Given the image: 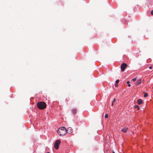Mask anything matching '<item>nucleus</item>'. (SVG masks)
Returning <instances> with one entry per match:
<instances>
[{"label": "nucleus", "mask_w": 153, "mask_h": 153, "mask_svg": "<svg viewBox=\"0 0 153 153\" xmlns=\"http://www.w3.org/2000/svg\"><path fill=\"white\" fill-rule=\"evenodd\" d=\"M119 82V79H117L116 80L115 82V83H118Z\"/></svg>", "instance_id": "obj_14"}, {"label": "nucleus", "mask_w": 153, "mask_h": 153, "mask_svg": "<svg viewBox=\"0 0 153 153\" xmlns=\"http://www.w3.org/2000/svg\"><path fill=\"white\" fill-rule=\"evenodd\" d=\"M128 130V128L127 127H125L123 129H122L121 131L125 133L127 132Z\"/></svg>", "instance_id": "obj_7"}, {"label": "nucleus", "mask_w": 153, "mask_h": 153, "mask_svg": "<svg viewBox=\"0 0 153 153\" xmlns=\"http://www.w3.org/2000/svg\"><path fill=\"white\" fill-rule=\"evenodd\" d=\"M46 153H50L49 152H47Z\"/></svg>", "instance_id": "obj_22"}, {"label": "nucleus", "mask_w": 153, "mask_h": 153, "mask_svg": "<svg viewBox=\"0 0 153 153\" xmlns=\"http://www.w3.org/2000/svg\"><path fill=\"white\" fill-rule=\"evenodd\" d=\"M112 152L113 153H115V152L113 151H112Z\"/></svg>", "instance_id": "obj_21"}, {"label": "nucleus", "mask_w": 153, "mask_h": 153, "mask_svg": "<svg viewBox=\"0 0 153 153\" xmlns=\"http://www.w3.org/2000/svg\"><path fill=\"white\" fill-rule=\"evenodd\" d=\"M77 109L75 108H73L71 110V112L73 115H75L77 112Z\"/></svg>", "instance_id": "obj_5"}, {"label": "nucleus", "mask_w": 153, "mask_h": 153, "mask_svg": "<svg viewBox=\"0 0 153 153\" xmlns=\"http://www.w3.org/2000/svg\"><path fill=\"white\" fill-rule=\"evenodd\" d=\"M135 108H137V110H139L140 109L139 107L137 105H135Z\"/></svg>", "instance_id": "obj_11"}, {"label": "nucleus", "mask_w": 153, "mask_h": 153, "mask_svg": "<svg viewBox=\"0 0 153 153\" xmlns=\"http://www.w3.org/2000/svg\"><path fill=\"white\" fill-rule=\"evenodd\" d=\"M60 141L57 140H56L54 144V147L56 149H58L59 148V146L60 143Z\"/></svg>", "instance_id": "obj_3"}, {"label": "nucleus", "mask_w": 153, "mask_h": 153, "mask_svg": "<svg viewBox=\"0 0 153 153\" xmlns=\"http://www.w3.org/2000/svg\"><path fill=\"white\" fill-rule=\"evenodd\" d=\"M116 100V99L115 98H114L113 100V102H114Z\"/></svg>", "instance_id": "obj_19"}, {"label": "nucleus", "mask_w": 153, "mask_h": 153, "mask_svg": "<svg viewBox=\"0 0 153 153\" xmlns=\"http://www.w3.org/2000/svg\"><path fill=\"white\" fill-rule=\"evenodd\" d=\"M141 79H139L138 80H137L135 84V85H138L139 84H140L141 82Z\"/></svg>", "instance_id": "obj_8"}, {"label": "nucleus", "mask_w": 153, "mask_h": 153, "mask_svg": "<svg viewBox=\"0 0 153 153\" xmlns=\"http://www.w3.org/2000/svg\"><path fill=\"white\" fill-rule=\"evenodd\" d=\"M148 95V94H147V93H145V94H144V97H147Z\"/></svg>", "instance_id": "obj_13"}, {"label": "nucleus", "mask_w": 153, "mask_h": 153, "mask_svg": "<svg viewBox=\"0 0 153 153\" xmlns=\"http://www.w3.org/2000/svg\"><path fill=\"white\" fill-rule=\"evenodd\" d=\"M57 132L58 134L60 136H63L67 132V129L64 127L59 128L57 131Z\"/></svg>", "instance_id": "obj_1"}, {"label": "nucleus", "mask_w": 153, "mask_h": 153, "mask_svg": "<svg viewBox=\"0 0 153 153\" xmlns=\"http://www.w3.org/2000/svg\"><path fill=\"white\" fill-rule=\"evenodd\" d=\"M149 68L150 69H151L152 68V66H150L149 67Z\"/></svg>", "instance_id": "obj_18"}, {"label": "nucleus", "mask_w": 153, "mask_h": 153, "mask_svg": "<svg viewBox=\"0 0 153 153\" xmlns=\"http://www.w3.org/2000/svg\"><path fill=\"white\" fill-rule=\"evenodd\" d=\"M105 118H107L108 117V114H105Z\"/></svg>", "instance_id": "obj_12"}, {"label": "nucleus", "mask_w": 153, "mask_h": 153, "mask_svg": "<svg viewBox=\"0 0 153 153\" xmlns=\"http://www.w3.org/2000/svg\"><path fill=\"white\" fill-rule=\"evenodd\" d=\"M68 133H71L72 132V129L71 127L68 128V129H67Z\"/></svg>", "instance_id": "obj_6"}, {"label": "nucleus", "mask_w": 153, "mask_h": 153, "mask_svg": "<svg viewBox=\"0 0 153 153\" xmlns=\"http://www.w3.org/2000/svg\"><path fill=\"white\" fill-rule=\"evenodd\" d=\"M151 14L153 15V10H152L151 12Z\"/></svg>", "instance_id": "obj_17"}, {"label": "nucleus", "mask_w": 153, "mask_h": 153, "mask_svg": "<svg viewBox=\"0 0 153 153\" xmlns=\"http://www.w3.org/2000/svg\"><path fill=\"white\" fill-rule=\"evenodd\" d=\"M127 66V64L125 63H123L121 65V70L122 72L124 71Z\"/></svg>", "instance_id": "obj_4"}, {"label": "nucleus", "mask_w": 153, "mask_h": 153, "mask_svg": "<svg viewBox=\"0 0 153 153\" xmlns=\"http://www.w3.org/2000/svg\"><path fill=\"white\" fill-rule=\"evenodd\" d=\"M115 86L116 87H117L118 86V84L117 83H115Z\"/></svg>", "instance_id": "obj_16"}, {"label": "nucleus", "mask_w": 153, "mask_h": 153, "mask_svg": "<svg viewBox=\"0 0 153 153\" xmlns=\"http://www.w3.org/2000/svg\"><path fill=\"white\" fill-rule=\"evenodd\" d=\"M136 78H134L132 79V80L133 81H136Z\"/></svg>", "instance_id": "obj_15"}, {"label": "nucleus", "mask_w": 153, "mask_h": 153, "mask_svg": "<svg viewBox=\"0 0 153 153\" xmlns=\"http://www.w3.org/2000/svg\"><path fill=\"white\" fill-rule=\"evenodd\" d=\"M137 103L139 105H140L142 103V100L140 99H139L137 101Z\"/></svg>", "instance_id": "obj_9"}, {"label": "nucleus", "mask_w": 153, "mask_h": 153, "mask_svg": "<svg viewBox=\"0 0 153 153\" xmlns=\"http://www.w3.org/2000/svg\"><path fill=\"white\" fill-rule=\"evenodd\" d=\"M130 82L129 81H127L126 83L128 84V85L129 87L131 86V85L129 84Z\"/></svg>", "instance_id": "obj_10"}, {"label": "nucleus", "mask_w": 153, "mask_h": 153, "mask_svg": "<svg viewBox=\"0 0 153 153\" xmlns=\"http://www.w3.org/2000/svg\"><path fill=\"white\" fill-rule=\"evenodd\" d=\"M37 107L40 109H43L45 108L46 106V103L43 102H39L37 104Z\"/></svg>", "instance_id": "obj_2"}, {"label": "nucleus", "mask_w": 153, "mask_h": 153, "mask_svg": "<svg viewBox=\"0 0 153 153\" xmlns=\"http://www.w3.org/2000/svg\"><path fill=\"white\" fill-rule=\"evenodd\" d=\"M114 105V102H112V104H111V105L112 106H113Z\"/></svg>", "instance_id": "obj_20"}]
</instances>
